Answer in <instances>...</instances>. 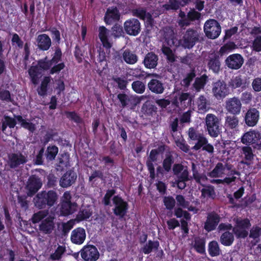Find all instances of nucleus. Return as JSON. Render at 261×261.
I'll use <instances>...</instances> for the list:
<instances>
[{"label":"nucleus","mask_w":261,"mask_h":261,"mask_svg":"<svg viewBox=\"0 0 261 261\" xmlns=\"http://www.w3.org/2000/svg\"><path fill=\"white\" fill-rule=\"evenodd\" d=\"M163 53L166 56L167 59L171 62H173L175 60L174 55L172 49L168 46H163L162 48Z\"/></svg>","instance_id":"obj_62"},{"label":"nucleus","mask_w":261,"mask_h":261,"mask_svg":"<svg viewBox=\"0 0 261 261\" xmlns=\"http://www.w3.org/2000/svg\"><path fill=\"white\" fill-rule=\"evenodd\" d=\"M192 170L193 172V177L198 184H201V180L206 179L205 175L199 173L198 170L194 164H192Z\"/></svg>","instance_id":"obj_60"},{"label":"nucleus","mask_w":261,"mask_h":261,"mask_svg":"<svg viewBox=\"0 0 261 261\" xmlns=\"http://www.w3.org/2000/svg\"><path fill=\"white\" fill-rule=\"evenodd\" d=\"M134 16H136L141 20H145L147 16V12L145 9L137 8L133 9L132 11Z\"/></svg>","instance_id":"obj_61"},{"label":"nucleus","mask_w":261,"mask_h":261,"mask_svg":"<svg viewBox=\"0 0 261 261\" xmlns=\"http://www.w3.org/2000/svg\"><path fill=\"white\" fill-rule=\"evenodd\" d=\"M204 31L208 38L214 39L220 35L221 32V27L217 20L213 19H209L204 23Z\"/></svg>","instance_id":"obj_5"},{"label":"nucleus","mask_w":261,"mask_h":261,"mask_svg":"<svg viewBox=\"0 0 261 261\" xmlns=\"http://www.w3.org/2000/svg\"><path fill=\"white\" fill-rule=\"evenodd\" d=\"M77 204L68 203L66 202H60L59 205V215L60 216L66 217L73 214L76 210Z\"/></svg>","instance_id":"obj_23"},{"label":"nucleus","mask_w":261,"mask_h":261,"mask_svg":"<svg viewBox=\"0 0 261 261\" xmlns=\"http://www.w3.org/2000/svg\"><path fill=\"white\" fill-rule=\"evenodd\" d=\"M212 92L217 99H222L230 93V90L224 81L218 80L212 84Z\"/></svg>","instance_id":"obj_7"},{"label":"nucleus","mask_w":261,"mask_h":261,"mask_svg":"<svg viewBox=\"0 0 261 261\" xmlns=\"http://www.w3.org/2000/svg\"><path fill=\"white\" fill-rule=\"evenodd\" d=\"M158 108L150 100H146L141 108V116L146 119L154 117L157 113Z\"/></svg>","instance_id":"obj_14"},{"label":"nucleus","mask_w":261,"mask_h":261,"mask_svg":"<svg viewBox=\"0 0 261 261\" xmlns=\"http://www.w3.org/2000/svg\"><path fill=\"white\" fill-rule=\"evenodd\" d=\"M159 58L158 55L153 52L148 53L145 56L143 63L146 68L154 69L158 65Z\"/></svg>","instance_id":"obj_27"},{"label":"nucleus","mask_w":261,"mask_h":261,"mask_svg":"<svg viewBox=\"0 0 261 261\" xmlns=\"http://www.w3.org/2000/svg\"><path fill=\"white\" fill-rule=\"evenodd\" d=\"M65 251V247L63 246H58L54 253L50 255L49 258L52 260H59L62 258V255Z\"/></svg>","instance_id":"obj_53"},{"label":"nucleus","mask_w":261,"mask_h":261,"mask_svg":"<svg viewBox=\"0 0 261 261\" xmlns=\"http://www.w3.org/2000/svg\"><path fill=\"white\" fill-rule=\"evenodd\" d=\"M55 227L54 218L48 217L41 221L39 225V230L44 234H48L52 232Z\"/></svg>","instance_id":"obj_24"},{"label":"nucleus","mask_w":261,"mask_h":261,"mask_svg":"<svg viewBox=\"0 0 261 261\" xmlns=\"http://www.w3.org/2000/svg\"><path fill=\"white\" fill-rule=\"evenodd\" d=\"M243 84V80L241 75L233 76L228 83L229 88L232 90L241 87Z\"/></svg>","instance_id":"obj_47"},{"label":"nucleus","mask_w":261,"mask_h":261,"mask_svg":"<svg viewBox=\"0 0 261 261\" xmlns=\"http://www.w3.org/2000/svg\"><path fill=\"white\" fill-rule=\"evenodd\" d=\"M225 167L222 163H218L214 169L210 173V176L212 177H217L224 173Z\"/></svg>","instance_id":"obj_51"},{"label":"nucleus","mask_w":261,"mask_h":261,"mask_svg":"<svg viewBox=\"0 0 261 261\" xmlns=\"http://www.w3.org/2000/svg\"><path fill=\"white\" fill-rule=\"evenodd\" d=\"M241 157L242 160L241 163L247 166H250L253 164L255 155L253 153L252 148L249 146H245L241 148Z\"/></svg>","instance_id":"obj_20"},{"label":"nucleus","mask_w":261,"mask_h":261,"mask_svg":"<svg viewBox=\"0 0 261 261\" xmlns=\"http://www.w3.org/2000/svg\"><path fill=\"white\" fill-rule=\"evenodd\" d=\"M76 178V173L71 169L68 170L61 177L59 185L62 188H68L75 182Z\"/></svg>","instance_id":"obj_19"},{"label":"nucleus","mask_w":261,"mask_h":261,"mask_svg":"<svg viewBox=\"0 0 261 261\" xmlns=\"http://www.w3.org/2000/svg\"><path fill=\"white\" fill-rule=\"evenodd\" d=\"M208 80V76L204 74L199 77L196 78L193 85L196 92H199L205 87Z\"/></svg>","instance_id":"obj_44"},{"label":"nucleus","mask_w":261,"mask_h":261,"mask_svg":"<svg viewBox=\"0 0 261 261\" xmlns=\"http://www.w3.org/2000/svg\"><path fill=\"white\" fill-rule=\"evenodd\" d=\"M232 232L237 239H245L249 234L247 230L235 226L232 228Z\"/></svg>","instance_id":"obj_59"},{"label":"nucleus","mask_w":261,"mask_h":261,"mask_svg":"<svg viewBox=\"0 0 261 261\" xmlns=\"http://www.w3.org/2000/svg\"><path fill=\"white\" fill-rule=\"evenodd\" d=\"M260 139L261 134L259 132L255 129H250L242 136L241 142L247 146H249L256 144Z\"/></svg>","instance_id":"obj_16"},{"label":"nucleus","mask_w":261,"mask_h":261,"mask_svg":"<svg viewBox=\"0 0 261 261\" xmlns=\"http://www.w3.org/2000/svg\"><path fill=\"white\" fill-rule=\"evenodd\" d=\"M59 195L54 190H42L37 193L33 202L34 206L38 210H45L51 208L56 205L58 201Z\"/></svg>","instance_id":"obj_1"},{"label":"nucleus","mask_w":261,"mask_h":261,"mask_svg":"<svg viewBox=\"0 0 261 261\" xmlns=\"http://www.w3.org/2000/svg\"><path fill=\"white\" fill-rule=\"evenodd\" d=\"M191 0H169V3L165 5L167 10H177L180 6L184 7L188 4Z\"/></svg>","instance_id":"obj_35"},{"label":"nucleus","mask_w":261,"mask_h":261,"mask_svg":"<svg viewBox=\"0 0 261 261\" xmlns=\"http://www.w3.org/2000/svg\"><path fill=\"white\" fill-rule=\"evenodd\" d=\"M51 77L48 76H44L41 83L40 86L37 89V92L39 96H44L46 95L48 86L50 82Z\"/></svg>","instance_id":"obj_43"},{"label":"nucleus","mask_w":261,"mask_h":261,"mask_svg":"<svg viewBox=\"0 0 261 261\" xmlns=\"http://www.w3.org/2000/svg\"><path fill=\"white\" fill-rule=\"evenodd\" d=\"M98 37L103 46L107 49L111 48L112 46V44L109 41V30L104 26H100L98 28Z\"/></svg>","instance_id":"obj_29"},{"label":"nucleus","mask_w":261,"mask_h":261,"mask_svg":"<svg viewBox=\"0 0 261 261\" xmlns=\"http://www.w3.org/2000/svg\"><path fill=\"white\" fill-rule=\"evenodd\" d=\"M201 192V196L203 197H210L214 199L216 196L214 188L211 185L202 189Z\"/></svg>","instance_id":"obj_55"},{"label":"nucleus","mask_w":261,"mask_h":261,"mask_svg":"<svg viewBox=\"0 0 261 261\" xmlns=\"http://www.w3.org/2000/svg\"><path fill=\"white\" fill-rule=\"evenodd\" d=\"M236 48H237V45L233 41H229L220 47L218 55L220 57H223Z\"/></svg>","instance_id":"obj_41"},{"label":"nucleus","mask_w":261,"mask_h":261,"mask_svg":"<svg viewBox=\"0 0 261 261\" xmlns=\"http://www.w3.org/2000/svg\"><path fill=\"white\" fill-rule=\"evenodd\" d=\"M160 247L158 241L149 240L141 248L142 252L145 254H148L152 251L158 250Z\"/></svg>","instance_id":"obj_37"},{"label":"nucleus","mask_w":261,"mask_h":261,"mask_svg":"<svg viewBox=\"0 0 261 261\" xmlns=\"http://www.w3.org/2000/svg\"><path fill=\"white\" fill-rule=\"evenodd\" d=\"M29 75L32 83L36 85L38 84L41 75V71L37 65L32 66L28 70Z\"/></svg>","instance_id":"obj_33"},{"label":"nucleus","mask_w":261,"mask_h":261,"mask_svg":"<svg viewBox=\"0 0 261 261\" xmlns=\"http://www.w3.org/2000/svg\"><path fill=\"white\" fill-rule=\"evenodd\" d=\"M220 221V216L215 212L207 214L206 221L204 223V228L210 232L215 230Z\"/></svg>","instance_id":"obj_18"},{"label":"nucleus","mask_w":261,"mask_h":261,"mask_svg":"<svg viewBox=\"0 0 261 261\" xmlns=\"http://www.w3.org/2000/svg\"><path fill=\"white\" fill-rule=\"evenodd\" d=\"M36 65L38 66L41 71H44L50 69L53 65L50 60H48L47 57H46L42 59L39 60Z\"/></svg>","instance_id":"obj_50"},{"label":"nucleus","mask_w":261,"mask_h":261,"mask_svg":"<svg viewBox=\"0 0 261 261\" xmlns=\"http://www.w3.org/2000/svg\"><path fill=\"white\" fill-rule=\"evenodd\" d=\"M260 113L256 108L249 109L245 114L244 121L245 124L250 127L255 126L259 120Z\"/></svg>","instance_id":"obj_17"},{"label":"nucleus","mask_w":261,"mask_h":261,"mask_svg":"<svg viewBox=\"0 0 261 261\" xmlns=\"http://www.w3.org/2000/svg\"><path fill=\"white\" fill-rule=\"evenodd\" d=\"M208 252L211 257L217 256L220 255L221 250L217 241H212L209 242Z\"/></svg>","instance_id":"obj_46"},{"label":"nucleus","mask_w":261,"mask_h":261,"mask_svg":"<svg viewBox=\"0 0 261 261\" xmlns=\"http://www.w3.org/2000/svg\"><path fill=\"white\" fill-rule=\"evenodd\" d=\"M62 53L59 46H57L55 49V53L52 58L49 60L52 65L57 64L62 61Z\"/></svg>","instance_id":"obj_58"},{"label":"nucleus","mask_w":261,"mask_h":261,"mask_svg":"<svg viewBox=\"0 0 261 261\" xmlns=\"http://www.w3.org/2000/svg\"><path fill=\"white\" fill-rule=\"evenodd\" d=\"M28 161L27 156L21 152L11 153L8 155V164L10 168L15 169L21 165L25 164Z\"/></svg>","instance_id":"obj_13"},{"label":"nucleus","mask_w":261,"mask_h":261,"mask_svg":"<svg viewBox=\"0 0 261 261\" xmlns=\"http://www.w3.org/2000/svg\"><path fill=\"white\" fill-rule=\"evenodd\" d=\"M251 225V224L249 219L248 218H245L243 219H237L236 220V224L234 226L247 230L250 227Z\"/></svg>","instance_id":"obj_57"},{"label":"nucleus","mask_w":261,"mask_h":261,"mask_svg":"<svg viewBox=\"0 0 261 261\" xmlns=\"http://www.w3.org/2000/svg\"><path fill=\"white\" fill-rule=\"evenodd\" d=\"M92 215V211L89 206L82 207L76 216L78 221H82L89 219Z\"/></svg>","instance_id":"obj_40"},{"label":"nucleus","mask_w":261,"mask_h":261,"mask_svg":"<svg viewBox=\"0 0 261 261\" xmlns=\"http://www.w3.org/2000/svg\"><path fill=\"white\" fill-rule=\"evenodd\" d=\"M147 87L152 93L156 94H162L165 90L164 84L157 79H152L148 83Z\"/></svg>","instance_id":"obj_26"},{"label":"nucleus","mask_w":261,"mask_h":261,"mask_svg":"<svg viewBox=\"0 0 261 261\" xmlns=\"http://www.w3.org/2000/svg\"><path fill=\"white\" fill-rule=\"evenodd\" d=\"M221 119L213 114H207L205 117V125L208 134L216 137L221 130Z\"/></svg>","instance_id":"obj_2"},{"label":"nucleus","mask_w":261,"mask_h":261,"mask_svg":"<svg viewBox=\"0 0 261 261\" xmlns=\"http://www.w3.org/2000/svg\"><path fill=\"white\" fill-rule=\"evenodd\" d=\"M114 214L120 219L123 218L127 214L129 208L128 202L121 196L115 195L112 198Z\"/></svg>","instance_id":"obj_4"},{"label":"nucleus","mask_w":261,"mask_h":261,"mask_svg":"<svg viewBox=\"0 0 261 261\" xmlns=\"http://www.w3.org/2000/svg\"><path fill=\"white\" fill-rule=\"evenodd\" d=\"M205 243L204 238L199 237H195L193 247L197 253L203 254L205 253Z\"/></svg>","instance_id":"obj_32"},{"label":"nucleus","mask_w":261,"mask_h":261,"mask_svg":"<svg viewBox=\"0 0 261 261\" xmlns=\"http://www.w3.org/2000/svg\"><path fill=\"white\" fill-rule=\"evenodd\" d=\"M80 253L84 261H96L99 257V251L93 245H85L81 250Z\"/></svg>","instance_id":"obj_10"},{"label":"nucleus","mask_w":261,"mask_h":261,"mask_svg":"<svg viewBox=\"0 0 261 261\" xmlns=\"http://www.w3.org/2000/svg\"><path fill=\"white\" fill-rule=\"evenodd\" d=\"M42 186V180L38 176L36 175H31L28 178L26 185L27 195L32 197L39 191Z\"/></svg>","instance_id":"obj_11"},{"label":"nucleus","mask_w":261,"mask_h":261,"mask_svg":"<svg viewBox=\"0 0 261 261\" xmlns=\"http://www.w3.org/2000/svg\"><path fill=\"white\" fill-rule=\"evenodd\" d=\"M48 214V210L45 209L44 210H41L37 213H34L32 217V222L33 223L35 224L41 222L47 216Z\"/></svg>","instance_id":"obj_49"},{"label":"nucleus","mask_w":261,"mask_h":261,"mask_svg":"<svg viewBox=\"0 0 261 261\" xmlns=\"http://www.w3.org/2000/svg\"><path fill=\"white\" fill-rule=\"evenodd\" d=\"M112 36L114 38H119L121 37H124L125 33L123 27L118 23H115L111 29Z\"/></svg>","instance_id":"obj_48"},{"label":"nucleus","mask_w":261,"mask_h":261,"mask_svg":"<svg viewBox=\"0 0 261 261\" xmlns=\"http://www.w3.org/2000/svg\"><path fill=\"white\" fill-rule=\"evenodd\" d=\"M244 58L240 54H233L228 56L225 60L226 66L230 69H239L244 63Z\"/></svg>","instance_id":"obj_12"},{"label":"nucleus","mask_w":261,"mask_h":261,"mask_svg":"<svg viewBox=\"0 0 261 261\" xmlns=\"http://www.w3.org/2000/svg\"><path fill=\"white\" fill-rule=\"evenodd\" d=\"M196 76V73L194 70H192L187 73L185 78L181 81V84L185 87L188 88L190 85L191 82Z\"/></svg>","instance_id":"obj_56"},{"label":"nucleus","mask_w":261,"mask_h":261,"mask_svg":"<svg viewBox=\"0 0 261 261\" xmlns=\"http://www.w3.org/2000/svg\"><path fill=\"white\" fill-rule=\"evenodd\" d=\"M226 111L232 115H239L241 113L242 103L237 97L228 98L225 102Z\"/></svg>","instance_id":"obj_15"},{"label":"nucleus","mask_w":261,"mask_h":261,"mask_svg":"<svg viewBox=\"0 0 261 261\" xmlns=\"http://www.w3.org/2000/svg\"><path fill=\"white\" fill-rule=\"evenodd\" d=\"M164 38L168 45L175 47L180 46V41L176 38L173 30L170 29L168 32H165Z\"/></svg>","instance_id":"obj_34"},{"label":"nucleus","mask_w":261,"mask_h":261,"mask_svg":"<svg viewBox=\"0 0 261 261\" xmlns=\"http://www.w3.org/2000/svg\"><path fill=\"white\" fill-rule=\"evenodd\" d=\"M14 117L20 123L21 126L23 128L28 130L31 133L34 132L36 130L35 124L31 122L27 121L21 115H15Z\"/></svg>","instance_id":"obj_39"},{"label":"nucleus","mask_w":261,"mask_h":261,"mask_svg":"<svg viewBox=\"0 0 261 261\" xmlns=\"http://www.w3.org/2000/svg\"><path fill=\"white\" fill-rule=\"evenodd\" d=\"M38 48L43 51L49 49L51 44V41L48 35L45 34L38 36L37 38Z\"/></svg>","instance_id":"obj_28"},{"label":"nucleus","mask_w":261,"mask_h":261,"mask_svg":"<svg viewBox=\"0 0 261 261\" xmlns=\"http://www.w3.org/2000/svg\"><path fill=\"white\" fill-rule=\"evenodd\" d=\"M261 236V228L257 226H253L250 230L249 237L250 238L255 240Z\"/></svg>","instance_id":"obj_63"},{"label":"nucleus","mask_w":261,"mask_h":261,"mask_svg":"<svg viewBox=\"0 0 261 261\" xmlns=\"http://www.w3.org/2000/svg\"><path fill=\"white\" fill-rule=\"evenodd\" d=\"M221 65L219 55L215 54L212 56L209 57L207 63L209 70H211L214 73L218 74L221 70Z\"/></svg>","instance_id":"obj_25"},{"label":"nucleus","mask_w":261,"mask_h":261,"mask_svg":"<svg viewBox=\"0 0 261 261\" xmlns=\"http://www.w3.org/2000/svg\"><path fill=\"white\" fill-rule=\"evenodd\" d=\"M132 89L137 93L142 94L146 88L145 85L140 81H136L132 84Z\"/></svg>","instance_id":"obj_52"},{"label":"nucleus","mask_w":261,"mask_h":261,"mask_svg":"<svg viewBox=\"0 0 261 261\" xmlns=\"http://www.w3.org/2000/svg\"><path fill=\"white\" fill-rule=\"evenodd\" d=\"M237 115H227L225 117L224 126L226 129L236 130L238 128L239 120Z\"/></svg>","instance_id":"obj_30"},{"label":"nucleus","mask_w":261,"mask_h":261,"mask_svg":"<svg viewBox=\"0 0 261 261\" xmlns=\"http://www.w3.org/2000/svg\"><path fill=\"white\" fill-rule=\"evenodd\" d=\"M122 58L126 63L130 65L135 64L138 60V57L137 55L128 49H125L123 51Z\"/></svg>","instance_id":"obj_36"},{"label":"nucleus","mask_w":261,"mask_h":261,"mask_svg":"<svg viewBox=\"0 0 261 261\" xmlns=\"http://www.w3.org/2000/svg\"><path fill=\"white\" fill-rule=\"evenodd\" d=\"M58 147L54 145L47 146L45 152V156L48 162L53 161L54 160L58 153Z\"/></svg>","instance_id":"obj_42"},{"label":"nucleus","mask_w":261,"mask_h":261,"mask_svg":"<svg viewBox=\"0 0 261 261\" xmlns=\"http://www.w3.org/2000/svg\"><path fill=\"white\" fill-rule=\"evenodd\" d=\"M177 176L175 182L177 187L180 190L184 189L186 187V182L191 179L189 177V171L187 169H184Z\"/></svg>","instance_id":"obj_31"},{"label":"nucleus","mask_w":261,"mask_h":261,"mask_svg":"<svg viewBox=\"0 0 261 261\" xmlns=\"http://www.w3.org/2000/svg\"><path fill=\"white\" fill-rule=\"evenodd\" d=\"M234 240L233 233L226 231L222 233L220 237V242L225 246H231Z\"/></svg>","instance_id":"obj_38"},{"label":"nucleus","mask_w":261,"mask_h":261,"mask_svg":"<svg viewBox=\"0 0 261 261\" xmlns=\"http://www.w3.org/2000/svg\"><path fill=\"white\" fill-rule=\"evenodd\" d=\"M86 237V234L85 229L79 227L72 231L70 239L72 243L76 245H81L85 241Z\"/></svg>","instance_id":"obj_22"},{"label":"nucleus","mask_w":261,"mask_h":261,"mask_svg":"<svg viewBox=\"0 0 261 261\" xmlns=\"http://www.w3.org/2000/svg\"><path fill=\"white\" fill-rule=\"evenodd\" d=\"M199 40V35L196 30L192 29H188L179 40L180 46L185 48H192Z\"/></svg>","instance_id":"obj_6"},{"label":"nucleus","mask_w":261,"mask_h":261,"mask_svg":"<svg viewBox=\"0 0 261 261\" xmlns=\"http://www.w3.org/2000/svg\"><path fill=\"white\" fill-rule=\"evenodd\" d=\"M252 50L256 52L261 51V36L257 35L255 37L252 41Z\"/></svg>","instance_id":"obj_64"},{"label":"nucleus","mask_w":261,"mask_h":261,"mask_svg":"<svg viewBox=\"0 0 261 261\" xmlns=\"http://www.w3.org/2000/svg\"><path fill=\"white\" fill-rule=\"evenodd\" d=\"M120 13L116 7H109L104 16V21L107 24H111L113 22L119 20Z\"/></svg>","instance_id":"obj_21"},{"label":"nucleus","mask_w":261,"mask_h":261,"mask_svg":"<svg viewBox=\"0 0 261 261\" xmlns=\"http://www.w3.org/2000/svg\"><path fill=\"white\" fill-rule=\"evenodd\" d=\"M123 28L127 35L137 36L141 31V23L137 18H130L124 21Z\"/></svg>","instance_id":"obj_8"},{"label":"nucleus","mask_w":261,"mask_h":261,"mask_svg":"<svg viewBox=\"0 0 261 261\" xmlns=\"http://www.w3.org/2000/svg\"><path fill=\"white\" fill-rule=\"evenodd\" d=\"M163 203L167 210H172L175 206V199L171 196H165L163 198Z\"/></svg>","instance_id":"obj_54"},{"label":"nucleus","mask_w":261,"mask_h":261,"mask_svg":"<svg viewBox=\"0 0 261 261\" xmlns=\"http://www.w3.org/2000/svg\"><path fill=\"white\" fill-rule=\"evenodd\" d=\"M174 163V159L170 152L166 153L165 157L162 162V166L167 172H170L171 171L172 166Z\"/></svg>","instance_id":"obj_45"},{"label":"nucleus","mask_w":261,"mask_h":261,"mask_svg":"<svg viewBox=\"0 0 261 261\" xmlns=\"http://www.w3.org/2000/svg\"><path fill=\"white\" fill-rule=\"evenodd\" d=\"M165 150V145H160L158 148L152 149L146 162V165L149 173V177L151 179H154L155 178V169L153 162L157 161L159 155L162 153Z\"/></svg>","instance_id":"obj_3"},{"label":"nucleus","mask_w":261,"mask_h":261,"mask_svg":"<svg viewBox=\"0 0 261 261\" xmlns=\"http://www.w3.org/2000/svg\"><path fill=\"white\" fill-rule=\"evenodd\" d=\"M117 97L123 108L129 105L132 107V108H134L141 102L142 100L141 97L136 95H128L124 92L119 93Z\"/></svg>","instance_id":"obj_9"}]
</instances>
